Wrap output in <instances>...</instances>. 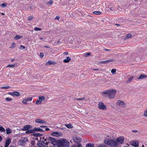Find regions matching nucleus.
Returning <instances> with one entry per match:
<instances>
[{
	"mask_svg": "<svg viewBox=\"0 0 147 147\" xmlns=\"http://www.w3.org/2000/svg\"><path fill=\"white\" fill-rule=\"evenodd\" d=\"M30 9H32V6H30Z\"/></svg>",
	"mask_w": 147,
	"mask_h": 147,
	"instance_id": "64",
	"label": "nucleus"
},
{
	"mask_svg": "<svg viewBox=\"0 0 147 147\" xmlns=\"http://www.w3.org/2000/svg\"><path fill=\"white\" fill-rule=\"evenodd\" d=\"M9 94L12 96H15L18 97L20 96V94L17 91H15L13 92H9Z\"/></svg>",
	"mask_w": 147,
	"mask_h": 147,
	"instance_id": "13",
	"label": "nucleus"
},
{
	"mask_svg": "<svg viewBox=\"0 0 147 147\" xmlns=\"http://www.w3.org/2000/svg\"><path fill=\"white\" fill-rule=\"evenodd\" d=\"M143 116L147 117V109L144 111L143 114Z\"/></svg>",
	"mask_w": 147,
	"mask_h": 147,
	"instance_id": "33",
	"label": "nucleus"
},
{
	"mask_svg": "<svg viewBox=\"0 0 147 147\" xmlns=\"http://www.w3.org/2000/svg\"><path fill=\"white\" fill-rule=\"evenodd\" d=\"M34 132L36 131H39L40 132H43L44 131L42 129L38 127H35L34 128Z\"/></svg>",
	"mask_w": 147,
	"mask_h": 147,
	"instance_id": "16",
	"label": "nucleus"
},
{
	"mask_svg": "<svg viewBox=\"0 0 147 147\" xmlns=\"http://www.w3.org/2000/svg\"><path fill=\"white\" fill-rule=\"evenodd\" d=\"M32 127L31 125H26L24 126L23 128L22 129V130L23 131H26L29 130L30 128H31Z\"/></svg>",
	"mask_w": 147,
	"mask_h": 147,
	"instance_id": "14",
	"label": "nucleus"
},
{
	"mask_svg": "<svg viewBox=\"0 0 147 147\" xmlns=\"http://www.w3.org/2000/svg\"><path fill=\"white\" fill-rule=\"evenodd\" d=\"M32 97H28L26 99L27 100V101H30L32 100Z\"/></svg>",
	"mask_w": 147,
	"mask_h": 147,
	"instance_id": "42",
	"label": "nucleus"
},
{
	"mask_svg": "<svg viewBox=\"0 0 147 147\" xmlns=\"http://www.w3.org/2000/svg\"><path fill=\"white\" fill-rule=\"evenodd\" d=\"M15 66V64L8 65L7 66V67H14Z\"/></svg>",
	"mask_w": 147,
	"mask_h": 147,
	"instance_id": "35",
	"label": "nucleus"
},
{
	"mask_svg": "<svg viewBox=\"0 0 147 147\" xmlns=\"http://www.w3.org/2000/svg\"><path fill=\"white\" fill-rule=\"evenodd\" d=\"M86 147H94V144L91 143H88L86 145Z\"/></svg>",
	"mask_w": 147,
	"mask_h": 147,
	"instance_id": "27",
	"label": "nucleus"
},
{
	"mask_svg": "<svg viewBox=\"0 0 147 147\" xmlns=\"http://www.w3.org/2000/svg\"><path fill=\"white\" fill-rule=\"evenodd\" d=\"M93 13L96 15H100L101 13V12L99 11H94L93 12Z\"/></svg>",
	"mask_w": 147,
	"mask_h": 147,
	"instance_id": "29",
	"label": "nucleus"
},
{
	"mask_svg": "<svg viewBox=\"0 0 147 147\" xmlns=\"http://www.w3.org/2000/svg\"><path fill=\"white\" fill-rule=\"evenodd\" d=\"M51 135L53 136L59 137L62 136L63 135V134L59 132H54L52 133Z\"/></svg>",
	"mask_w": 147,
	"mask_h": 147,
	"instance_id": "9",
	"label": "nucleus"
},
{
	"mask_svg": "<svg viewBox=\"0 0 147 147\" xmlns=\"http://www.w3.org/2000/svg\"><path fill=\"white\" fill-rule=\"evenodd\" d=\"M45 128V131H49L50 130V129L47 128V127Z\"/></svg>",
	"mask_w": 147,
	"mask_h": 147,
	"instance_id": "58",
	"label": "nucleus"
},
{
	"mask_svg": "<svg viewBox=\"0 0 147 147\" xmlns=\"http://www.w3.org/2000/svg\"><path fill=\"white\" fill-rule=\"evenodd\" d=\"M91 53H85L84 54V56L85 57H88L89 55H90Z\"/></svg>",
	"mask_w": 147,
	"mask_h": 147,
	"instance_id": "32",
	"label": "nucleus"
},
{
	"mask_svg": "<svg viewBox=\"0 0 147 147\" xmlns=\"http://www.w3.org/2000/svg\"><path fill=\"white\" fill-rule=\"evenodd\" d=\"M12 99L9 98V97L6 98H5V100L7 101H11L12 100Z\"/></svg>",
	"mask_w": 147,
	"mask_h": 147,
	"instance_id": "38",
	"label": "nucleus"
},
{
	"mask_svg": "<svg viewBox=\"0 0 147 147\" xmlns=\"http://www.w3.org/2000/svg\"><path fill=\"white\" fill-rule=\"evenodd\" d=\"M59 19H60V17L58 16H56L55 18V19L57 20H59Z\"/></svg>",
	"mask_w": 147,
	"mask_h": 147,
	"instance_id": "54",
	"label": "nucleus"
},
{
	"mask_svg": "<svg viewBox=\"0 0 147 147\" xmlns=\"http://www.w3.org/2000/svg\"><path fill=\"white\" fill-rule=\"evenodd\" d=\"M33 135L35 136H39V134L38 133H34L33 134Z\"/></svg>",
	"mask_w": 147,
	"mask_h": 147,
	"instance_id": "44",
	"label": "nucleus"
},
{
	"mask_svg": "<svg viewBox=\"0 0 147 147\" xmlns=\"http://www.w3.org/2000/svg\"><path fill=\"white\" fill-rule=\"evenodd\" d=\"M27 100H26V99H24L22 101V102L23 104H27Z\"/></svg>",
	"mask_w": 147,
	"mask_h": 147,
	"instance_id": "41",
	"label": "nucleus"
},
{
	"mask_svg": "<svg viewBox=\"0 0 147 147\" xmlns=\"http://www.w3.org/2000/svg\"><path fill=\"white\" fill-rule=\"evenodd\" d=\"M7 5V4L5 3H3L1 5V6L2 7H5Z\"/></svg>",
	"mask_w": 147,
	"mask_h": 147,
	"instance_id": "39",
	"label": "nucleus"
},
{
	"mask_svg": "<svg viewBox=\"0 0 147 147\" xmlns=\"http://www.w3.org/2000/svg\"><path fill=\"white\" fill-rule=\"evenodd\" d=\"M6 133L7 134H10L12 131L11 130L10 128H7L6 129Z\"/></svg>",
	"mask_w": 147,
	"mask_h": 147,
	"instance_id": "22",
	"label": "nucleus"
},
{
	"mask_svg": "<svg viewBox=\"0 0 147 147\" xmlns=\"http://www.w3.org/2000/svg\"><path fill=\"white\" fill-rule=\"evenodd\" d=\"M73 139L74 142L76 143H78L80 142L81 141L80 138L77 136H74L73 138Z\"/></svg>",
	"mask_w": 147,
	"mask_h": 147,
	"instance_id": "10",
	"label": "nucleus"
},
{
	"mask_svg": "<svg viewBox=\"0 0 147 147\" xmlns=\"http://www.w3.org/2000/svg\"><path fill=\"white\" fill-rule=\"evenodd\" d=\"M100 63L101 64H105L107 63H106V61H101L100 62Z\"/></svg>",
	"mask_w": 147,
	"mask_h": 147,
	"instance_id": "48",
	"label": "nucleus"
},
{
	"mask_svg": "<svg viewBox=\"0 0 147 147\" xmlns=\"http://www.w3.org/2000/svg\"><path fill=\"white\" fill-rule=\"evenodd\" d=\"M41 28L38 27H35L34 29V30L36 31H41Z\"/></svg>",
	"mask_w": 147,
	"mask_h": 147,
	"instance_id": "34",
	"label": "nucleus"
},
{
	"mask_svg": "<svg viewBox=\"0 0 147 147\" xmlns=\"http://www.w3.org/2000/svg\"><path fill=\"white\" fill-rule=\"evenodd\" d=\"M48 145L47 142L46 143H45L43 141H40L37 144L38 147H45Z\"/></svg>",
	"mask_w": 147,
	"mask_h": 147,
	"instance_id": "7",
	"label": "nucleus"
},
{
	"mask_svg": "<svg viewBox=\"0 0 147 147\" xmlns=\"http://www.w3.org/2000/svg\"><path fill=\"white\" fill-rule=\"evenodd\" d=\"M55 62L51 61H49L46 63V64L47 65H51V64H55Z\"/></svg>",
	"mask_w": 147,
	"mask_h": 147,
	"instance_id": "25",
	"label": "nucleus"
},
{
	"mask_svg": "<svg viewBox=\"0 0 147 147\" xmlns=\"http://www.w3.org/2000/svg\"><path fill=\"white\" fill-rule=\"evenodd\" d=\"M98 108L99 109L105 110L106 109V106L104 105V103L102 102H100L98 104Z\"/></svg>",
	"mask_w": 147,
	"mask_h": 147,
	"instance_id": "11",
	"label": "nucleus"
},
{
	"mask_svg": "<svg viewBox=\"0 0 147 147\" xmlns=\"http://www.w3.org/2000/svg\"><path fill=\"white\" fill-rule=\"evenodd\" d=\"M127 37L128 38H129L132 37L131 34H128L126 35Z\"/></svg>",
	"mask_w": 147,
	"mask_h": 147,
	"instance_id": "40",
	"label": "nucleus"
},
{
	"mask_svg": "<svg viewBox=\"0 0 147 147\" xmlns=\"http://www.w3.org/2000/svg\"><path fill=\"white\" fill-rule=\"evenodd\" d=\"M132 132H138V131L136 130H132Z\"/></svg>",
	"mask_w": 147,
	"mask_h": 147,
	"instance_id": "59",
	"label": "nucleus"
},
{
	"mask_svg": "<svg viewBox=\"0 0 147 147\" xmlns=\"http://www.w3.org/2000/svg\"><path fill=\"white\" fill-rule=\"evenodd\" d=\"M0 131L1 132H5V129L2 127H0Z\"/></svg>",
	"mask_w": 147,
	"mask_h": 147,
	"instance_id": "26",
	"label": "nucleus"
},
{
	"mask_svg": "<svg viewBox=\"0 0 147 147\" xmlns=\"http://www.w3.org/2000/svg\"><path fill=\"white\" fill-rule=\"evenodd\" d=\"M71 60V58L67 57L66 58V59H65L63 60V62L64 63H67L69 62Z\"/></svg>",
	"mask_w": 147,
	"mask_h": 147,
	"instance_id": "20",
	"label": "nucleus"
},
{
	"mask_svg": "<svg viewBox=\"0 0 147 147\" xmlns=\"http://www.w3.org/2000/svg\"><path fill=\"white\" fill-rule=\"evenodd\" d=\"M33 18V17L32 16H30L28 18V20L29 21L30 20H32Z\"/></svg>",
	"mask_w": 147,
	"mask_h": 147,
	"instance_id": "45",
	"label": "nucleus"
},
{
	"mask_svg": "<svg viewBox=\"0 0 147 147\" xmlns=\"http://www.w3.org/2000/svg\"><path fill=\"white\" fill-rule=\"evenodd\" d=\"M40 127L41 128H45L46 127H47V126H45V125H41L40 126Z\"/></svg>",
	"mask_w": 147,
	"mask_h": 147,
	"instance_id": "49",
	"label": "nucleus"
},
{
	"mask_svg": "<svg viewBox=\"0 0 147 147\" xmlns=\"http://www.w3.org/2000/svg\"><path fill=\"white\" fill-rule=\"evenodd\" d=\"M124 140V138L123 137H120L117 139V144L119 143L120 144H122Z\"/></svg>",
	"mask_w": 147,
	"mask_h": 147,
	"instance_id": "12",
	"label": "nucleus"
},
{
	"mask_svg": "<svg viewBox=\"0 0 147 147\" xmlns=\"http://www.w3.org/2000/svg\"><path fill=\"white\" fill-rule=\"evenodd\" d=\"M147 77V76H146L144 74H141L140 76H139V77L138 78V79L140 80L141 79H142L145 78H146Z\"/></svg>",
	"mask_w": 147,
	"mask_h": 147,
	"instance_id": "21",
	"label": "nucleus"
},
{
	"mask_svg": "<svg viewBox=\"0 0 147 147\" xmlns=\"http://www.w3.org/2000/svg\"><path fill=\"white\" fill-rule=\"evenodd\" d=\"M45 97L44 96H40L38 97V99L37 100L36 102V104L37 105L40 104L42 101L45 100Z\"/></svg>",
	"mask_w": 147,
	"mask_h": 147,
	"instance_id": "8",
	"label": "nucleus"
},
{
	"mask_svg": "<svg viewBox=\"0 0 147 147\" xmlns=\"http://www.w3.org/2000/svg\"><path fill=\"white\" fill-rule=\"evenodd\" d=\"M28 141L27 138L23 137L18 142V145L22 146H24L26 144V142Z\"/></svg>",
	"mask_w": 147,
	"mask_h": 147,
	"instance_id": "5",
	"label": "nucleus"
},
{
	"mask_svg": "<svg viewBox=\"0 0 147 147\" xmlns=\"http://www.w3.org/2000/svg\"><path fill=\"white\" fill-rule=\"evenodd\" d=\"M116 105L117 107L121 108H123L126 106L125 102L121 100H118L116 102Z\"/></svg>",
	"mask_w": 147,
	"mask_h": 147,
	"instance_id": "4",
	"label": "nucleus"
},
{
	"mask_svg": "<svg viewBox=\"0 0 147 147\" xmlns=\"http://www.w3.org/2000/svg\"><path fill=\"white\" fill-rule=\"evenodd\" d=\"M48 141V138L46 137L44 140H43V141H44V142H46L47 141Z\"/></svg>",
	"mask_w": 147,
	"mask_h": 147,
	"instance_id": "57",
	"label": "nucleus"
},
{
	"mask_svg": "<svg viewBox=\"0 0 147 147\" xmlns=\"http://www.w3.org/2000/svg\"><path fill=\"white\" fill-rule=\"evenodd\" d=\"M104 50L106 51H110L109 49H104Z\"/></svg>",
	"mask_w": 147,
	"mask_h": 147,
	"instance_id": "62",
	"label": "nucleus"
},
{
	"mask_svg": "<svg viewBox=\"0 0 147 147\" xmlns=\"http://www.w3.org/2000/svg\"><path fill=\"white\" fill-rule=\"evenodd\" d=\"M60 43V40L59 39L57 42V43H56V45H57V44H59Z\"/></svg>",
	"mask_w": 147,
	"mask_h": 147,
	"instance_id": "55",
	"label": "nucleus"
},
{
	"mask_svg": "<svg viewBox=\"0 0 147 147\" xmlns=\"http://www.w3.org/2000/svg\"><path fill=\"white\" fill-rule=\"evenodd\" d=\"M25 47L22 45H21L20 47V49H25Z\"/></svg>",
	"mask_w": 147,
	"mask_h": 147,
	"instance_id": "47",
	"label": "nucleus"
},
{
	"mask_svg": "<svg viewBox=\"0 0 147 147\" xmlns=\"http://www.w3.org/2000/svg\"><path fill=\"white\" fill-rule=\"evenodd\" d=\"M22 37V36H21L20 35H17L15 36L14 38L15 39L18 40L21 38Z\"/></svg>",
	"mask_w": 147,
	"mask_h": 147,
	"instance_id": "30",
	"label": "nucleus"
},
{
	"mask_svg": "<svg viewBox=\"0 0 147 147\" xmlns=\"http://www.w3.org/2000/svg\"><path fill=\"white\" fill-rule=\"evenodd\" d=\"M110 9L112 11L114 9V7H112L110 8Z\"/></svg>",
	"mask_w": 147,
	"mask_h": 147,
	"instance_id": "60",
	"label": "nucleus"
},
{
	"mask_svg": "<svg viewBox=\"0 0 147 147\" xmlns=\"http://www.w3.org/2000/svg\"><path fill=\"white\" fill-rule=\"evenodd\" d=\"M15 60V59H12L11 61V62H13L14 60Z\"/></svg>",
	"mask_w": 147,
	"mask_h": 147,
	"instance_id": "63",
	"label": "nucleus"
},
{
	"mask_svg": "<svg viewBox=\"0 0 147 147\" xmlns=\"http://www.w3.org/2000/svg\"><path fill=\"white\" fill-rule=\"evenodd\" d=\"M35 133L34 131V128H33L32 129H29V130H27L25 132V133L27 134L32 133Z\"/></svg>",
	"mask_w": 147,
	"mask_h": 147,
	"instance_id": "18",
	"label": "nucleus"
},
{
	"mask_svg": "<svg viewBox=\"0 0 147 147\" xmlns=\"http://www.w3.org/2000/svg\"><path fill=\"white\" fill-rule=\"evenodd\" d=\"M82 145L80 144L73 145L71 147H82Z\"/></svg>",
	"mask_w": 147,
	"mask_h": 147,
	"instance_id": "28",
	"label": "nucleus"
},
{
	"mask_svg": "<svg viewBox=\"0 0 147 147\" xmlns=\"http://www.w3.org/2000/svg\"><path fill=\"white\" fill-rule=\"evenodd\" d=\"M10 88V86H3L1 88L3 89H8Z\"/></svg>",
	"mask_w": 147,
	"mask_h": 147,
	"instance_id": "36",
	"label": "nucleus"
},
{
	"mask_svg": "<svg viewBox=\"0 0 147 147\" xmlns=\"http://www.w3.org/2000/svg\"><path fill=\"white\" fill-rule=\"evenodd\" d=\"M53 3V1L52 0H50L49 2H48V5H49L51 4L52 3Z\"/></svg>",
	"mask_w": 147,
	"mask_h": 147,
	"instance_id": "46",
	"label": "nucleus"
},
{
	"mask_svg": "<svg viewBox=\"0 0 147 147\" xmlns=\"http://www.w3.org/2000/svg\"><path fill=\"white\" fill-rule=\"evenodd\" d=\"M48 144L51 143L53 145L56 146L57 145V142L56 140L53 138L49 137L48 138V141L47 142Z\"/></svg>",
	"mask_w": 147,
	"mask_h": 147,
	"instance_id": "6",
	"label": "nucleus"
},
{
	"mask_svg": "<svg viewBox=\"0 0 147 147\" xmlns=\"http://www.w3.org/2000/svg\"><path fill=\"white\" fill-rule=\"evenodd\" d=\"M134 78V76H132L130 78H129V79L127 81V83H129L131 82L132 80Z\"/></svg>",
	"mask_w": 147,
	"mask_h": 147,
	"instance_id": "23",
	"label": "nucleus"
},
{
	"mask_svg": "<svg viewBox=\"0 0 147 147\" xmlns=\"http://www.w3.org/2000/svg\"><path fill=\"white\" fill-rule=\"evenodd\" d=\"M117 91L114 89H110L103 91L102 94L107 96L109 99H113L115 98Z\"/></svg>",
	"mask_w": 147,
	"mask_h": 147,
	"instance_id": "1",
	"label": "nucleus"
},
{
	"mask_svg": "<svg viewBox=\"0 0 147 147\" xmlns=\"http://www.w3.org/2000/svg\"><path fill=\"white\" fill-rule=\"evenodd\" d=\"M84 99V98H79L77 99V100H81Z\"/></svg>",
	"mask_w": 147,
	"mask_h": 147,
	"instance_id": "53",
	"label": "nucleus"
},
{
	"mask_svg": "<svg viewBox=\"0 0 147 147\" xmlns=\"http://www.w3.org/2000/svg\"><path fill=\"white\" fill-rule=\"evenodd\" d=\"M35 122L37 123H45L46 122L40 119H37L35 120Z\"/></svg>",
	"mask_w": 147,
	"mask_h": 147,
	"instance_id": "15",
	"label": "nucleus"
},
{
	"mask_svg": "<svg viewBox=\"0 0 147 147\" xmlns=\"http://www.w3.org/2000/svg\"><path fill=\"white\" fill-rule=\"evenodd\" d=\"M131 144L134 146L136 147H138L139 146L138 142L134 141L132 142Z\"/></svg>",
	"mask_w": 147,
	"mask_h": 147,
	"instance_id": "19",
	"label": "nucleus"
},
{
	"mask_svg": "<svg viewBox=\"0 0 147 147\" xmlns=\"http://www.w3.org/2000/svg\"><path fill=\"white\" fill-rule=\"evenodd\" d=\"M98 146L99 147H106V146H105V145H104V144H101V145H100Z\"/></svg>",
	"mask_w": 147,
	"mask_h": 147,
	"instance_id": "51",
	"label": "nucleus"
},
{
	"mask_svg": "<svg viewBox=\"0 0 147 147\" xmlns=\"http://www.w3.org/2000/svg\"><path fill=\"white\" fill-rule=\"evenodd\" d=\"M58 144L59 145L60 147H67L68 146L69 143L68 141L65 139H61L58 142Z\"/></svg>",
	"mask_w": 147,
	"mask_h": 147,
	"instance_id": "2",
	"label": "nucleus"
},
{
	"mask_svg": "<svg viewBox=\"0 0 147 147\" xmlns=\"http://www.w3.org/2000/svg\"><path fill=\"white\" fill-rule=\"evenodd\" d=\"M106 63H109L111 62H113V60L112 59H110L107 60H106Z\"/></svg>",
	"mask_w": 147,
	"mask_h": 147,
	"instance_id": "43",
	"label": "nucleus"
},
{
	"mask_svg": "<svg viewBox=\"0 0 147 147\" xmlns=\"http://www.w3.org/2000/svg\"><path fill=\"white\" fill-rule=\"evenodd\" d=\"M11 141V140L9 138L6 141L5 147H8Z\"/></svg>",
	"mask_w": 147,
	"mask_h": 147,
	"instance_id": "17",
	"label": "nucleus"
},
{
	"mask_svg": "<svg viewBox=\"0 0 147 147\" xmlns=\"http://www.w3.org/2000/svg\"><path fill=\"white\" fill-rule=\"evenodd\" d=\"M104 142L108 145L115 146L117 144V142L115 140H109L107 139H105Z\"/></svg>",
	"mask_w": 147,
	"mask_h": 147,
	"instance_id": "3",
	"label": "nucleus"
},
{
	"mask_svg": "<svg viewBox=\"0 0 147 147\" xmlns=\"http://www.w3.org/2000/svg\"><path fill=\"white\" fill-rule=\"evenodd\" d=\"M40 56L41 58L42 57L44 56V54L43 53H40Z\"/></svg>",
	"mask_w": 147,
	"mask_h": 147,
	"instance_id": "52",
	"label": "nucleus"
},
{
	"mask_svg": "<svg viewBox=\"0 0 147 147\" xmlns=\"http://www.w3.org/2000/svg\"><path fill=\"white\" fill-rule=\"evenodd\" d=\"M2 138L1 136H0V142L2 141Z\"/></svg>",
	"mask_w": 147,
	"mask_h": 147,
	"instance_id": "61",
	"label": "nucleus"
},
{
	"mask_svg": "<svg viewBox=\"0 0 147 147\" xmlns=\"http://www.w3.org/2000/svg\"><path fill=\"white\" fill-rule=\"evenodd\" d=\"M63 54L65 55H67L68 54V52H65L63 53Z\"/></svg>",
	"mask_w": 147,
	"mask_h": 147,
	"instance_id": "56",
	"label": "nucleus"
},
{
	"mask_svg": "<svg viewBox=\"0 0 147 147\" xmlns=\"http://www.w3.org/2000/svg\"><path fill=\"white\" fill-rule=\"evenodd\" d=\"M65 126L69 129H71L73 127V125L71 124L70 123L65 124Z\"/></svg>",
	"mask_w": 147,
	"mask_h": 147,
	"instance_id": "24",
	"label": "nucleus"
},
{
	"mask_svg": "<svg viewBox=\"0 0 147 147\" xmlns=\"http://www.w3.org/2000/svg\"><path fill=\"white\" fill-rule=\"evenodd\" d=\"M45 138V137H43L42 138L41 137L40 138V141H43V140Z\"/></svg>",
	"mask_w": 147,
	"mask_h": 147,
	"instance_id": "50",
	"label": "nucleus"
},
{
	"mask_svg": "<svg viewBox=\"0 0 147 147\" xmlns=\"http://www.w3.org/2000/svg\"><path fill=\"white\" fill-rule=\"evenodd\" d=\"M116 71V70L115 69H112L111 70V73H112V74H114L115 73Z\"/></svg>",
	"mask_w": 147,
	"mask_h": 147,
	"instance_id": "37",
	"label": "nucleus"
},
{
	"mask_svg": "<svg viewBox=\"0 0 147 147\" xmlns=\"http://www.w3.org/2000/svg\"><path fill=\"white\" fill-rule=\"evenodd\" d=\"M16 47V44L15 43L13 42L12 43L11 46L9 47V48L13 49Z\"/></svg>",
	"mask_w": 147,
	"mask_h": 147,
	"instance_id": "31",
	"label": "nucleus"
}]
</instances>
